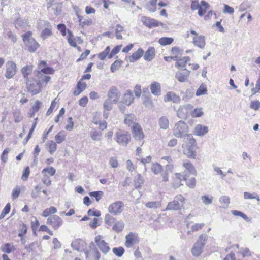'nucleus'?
Masks as SVG:
<instances>
[{"mask_svg": "<svg viewBox=\"0 0 260 260\" xmlns=\"http://www.w3.org/2000/svg\"><path fill=\"white\" fill-rule=\"evenodd\" d=\"M184 142L186 143V145L185 148L183 150V153L189 158H194L196 156V141L192 134L187 135L184 139Z\"/></svg>", "mask_w": 260, "mask_h": 260, "instance_id": "nucleus-1", "label": "nucleus"}, {"mask_svg": "<svg viewBox=\"0 0 260 260\" xmlns=\"http://www.w3.org/2000/svg\"><path fill=\"white\" fill-rule=\"evenodd\" d=\"M189 126L188 124L183 120H180L176 123L173 128V134L177 138L186 137L189 135Z\"/></svg>", "mask_w": 260, "mask_h": 260, "instance_id": "nucleus-2", "label": "nucleus"}, {"mask_svg": "<svg viewBox=\"0 0 260 260\" xmlns=\"http://www.w3.org/2000/svg\"><path fill=\"white\" fill-rule=\"evenodd\" d=\"M208 236L205 234H201L197 242L194 243L191 249V252L194 256H199L203 252V249L205 245Z\"/></svg>", "mask_w": 260, "mask_h": 260, "instance_id": "nucleus-3", "label": "nucleus"}, {"mask_svg": "<svg viewBox=\"0 0 260 260\" xmlns=\"http://www.w3.org/2000/svg\"><path fill=\"white\" fill-rule=\"evenodd\" d=\"M31 36L32 32L29 31L22 35V37L27 49L29 52H34L39 47V44Z\"/></svg>", "mask_w": 260, "mask_h": 260, "instance_id": "nucleus-4", "label": "nucleus"}, {"mask_svg": "<svg viewBox=\"0 0 260 260\" xmlns=\"http://www.w3.org/2000/svg\"><path fill=\"white\" fill-rule=\"evenodd\" d=\"M38 29L42 30L41 37L45 40L52 35V26L47 21L39 20L38 22Z\"/></svg>", "mask_w": 260, "mask_h": 260, "instance_id": "nucleus-5", "label": "nucleus"}, {"mask_svg": "<svg viewBox=\"0 0 260 260\" xmlns=\"http://www.w3.org/2000/svg\"><path fill=\"white\" fill-rule=\"evenodd\" d=\"M185 199L182 195H178L175 197L172 202H169L166 210H179L184 207Z\"/></svg>", "mask_w": 260, "mask_h": 260, "instance_id": "nucleus-6", "label": "nucleus"}, {"mask_svg": "<svg viewBox=\"0 0 260 260\" xmlns=\"http://www.w3.org/2000/svg\"><path fill=\"white\" fill-rule=\"evenodd\" d=\"M116 141L120 145L126 146L131 139V136L129 132L119 130L116 134Z\"/></svg>", "mask_w": 260, "mask_h": 260, "instance_id": "nucleus-7", "label": "nucleus"}, {"mask_svg": "<svg viewBox=\"0 0 260 260\" xmlns=\"http://www.w3.org/2000/svg\"><path fill=\"white\" fill-rule=\"evenodd\" d=\"M27 89L29 92L32 95L39 93L41 91V84L36 79L30 78L26 80Z\"/></svg>", "mask_w": 260, "mask_h": 260, "instance_id": "nucleus-8", "label": "nucleus"}, {"mask_svg": "<svg viewBox=\"0 0 260 260\" xmlns=\"http://www.w3.org/2000/svg\"><path fill=\"white\" fill-rule=\"evenodd\" d=\"M94 241L99 250L104 254H107L110 250L109 244L105 241L103 237L100 235L96 236L94 238Z\"/></svg>", "mask_w": 260, "mask_h": 260, "instance_id": "nucleus-9", "label": "nucleus"}, {"mask_svg": "<svg viewBox=\"0 0 260 260\" xmlns=\"http://www.w3.org/2000/svg\"><path fill=\"white\" fill-rule=\"evenodd\" d=\"M85 254L86 260H99L101 257L100 253L93 242L90 243V249L85 251Z\"/></svg>", "mask_w": 260, "mask_h": 260, "instance_id": "nucleus-10", "label": "nucleus"}, {"mask_svg": "<svg viewBox=\"0 0 260 260\" xmlns=\"http://www.w3.org/2000/svg\"><path fill=\"white\" fill-rule=\"evenodd\" d=\"M124 205L121 201H116L111 204L108 207V211L110 213L117 215L122 213L124 209Z\"/></svg>", "mask_w": 260, "mask_h": 260, "instance_id": "nucleus-11", "label": "nucleus"}, {"mask_svg": "<svg viewBox=\"0 0 260 260\" xmlns=\"http://www.w3.org/2000/svg\"><path fill=\"white\" fill-rule=\"evenodd\" d=\"M5 77L8 79L12 78L16 73V64L12 61H9L6 64Z\"/></svg>", "mask_w": 260, "mask_h": 260, "instance_id": "nucleus-12", "label": "nucleus"}, {"mask_svg": "<svg viewBox=\"0 0 260 260\" xmlns=\"http://www.w3.org/2000/svg\"><path fill=\"white\" fill-rule=\"evenodd\" d=\"M107 95L108 99L112 101L114 103H116L120 98V93L116 87L113 86L109 88Z\"/></svg>", "mask_w": 260, "mask_h": 260, "instance_id": "nucleus-13", "label": "nucleus"}, {"mask_svg": "<svg viewBox=\"0 0 260 260\" xmlns=\"http://www.w3.org/2000/svg\"><path fill=\"white\" fill-rule=\"evenodd\" d=\"M63 221L61 218L56 215L49 217L47 220V223L50 224L55 229H58L62 224Z\"/></svg>", "mask_w": 260, "mask_h": 260, "instance_id": "nucleus-14", "label": "nucleus"}, {"mask_svg": "<svg viewBox=\"0 0 260 260\" xmlns=\"http://www.w3.org/2000/svg\"><path fill=\"white\" fill-rule=\"evenodd\" d=\"M192 108L193 106L191 104L181 105L177 111V115L180 118H183L187 116Z\"/></svg>", "mask_w": 260, "mask_h": 260, "instance_id": "nucleus-15", "label": "nucleus"}, {"mask_svg": "<svg viewBox=\"0 0 260 260\" xmlns=\"http://www.w3.org/2000/svg\"><path fill=\"white\" fill-rule=\"evenodd\" d=\"M141 21L144 25L150 28L153 27H157L159 25H163L162 23L159 22L154 19L145 16L142 17Z\"/></svg>", "mask_w": 260, "mask_h": 260, "instance_id": "nucleus-16", "label": "nucleus"}, {"mask_svg": "<svg viewBox=\"0 0 260 260\" xmlns=\"http://www.w3.org/2000/svg\"><path fill=\"white\" fill-rule=\"evenodd\" d=\"M187 174L185 171L182 174L181 173H175L173 178V185L175 188H178L182 185L181 181L186 179Z\"/></svg>", "mask_w": 260, "mask_h": 260, "instance_id": "nucleus-17", "label": "nucleus"}, {"mask_svg": "<svg viewBox=\"0 0 260 260\" xmlns=\"http://www.w3.org/2000/svg\"><path fill=\"white\" fill-rule=\"evenodd\" d=\"M125 245L128 248L132 247L134 244L138 242V239L137 234L130 232L125 237Z\"/></svg>", "mask_w": 260, "mask_h": 260, "instance_id": "nucleus-18", "label": "nucleus"}, {"mask_svg": "<svg viewBox=\"0 0 260 260\" xmlns=\"http://www.w3.org/2000/svg\"><path fill=\"white\" fill-rule=\"evenodd\" d=\"M132 132L133 137L137 140H142L144 137L142 129L139 124L133 126Z\"/></svg>", "mask_w": 260, "mask_h": 260, "instance_id": "nucleus-19", "label": "nucleus"}, {"mask_svg": "<svg viewBox=\"0 0 260 260\" xmlns=\"http://www.w3.org/2000/svg\"><path fill=\"white\" fill-rule=\"evenodd\" d=\"M189 74V71L186 69L182 70L176 73L175 77L179 82H184L187 79Z\"/></svg>", "mask_w": 260, "mask_h": 260, "instance_id": "nucleus-20", "label": "nucleus"}, {"mask_svg": "<svg viewBox=\"0 0 260 260\" xmlns=\"http://www.w3.org/2000/svg\"><path fill=\"white\" fill-rule=\"evenodd\" d=\"M208 132V127L201 124H197L194 129V134L198 136H203Z\"/></svg>", "mask_w": 260, "mask_h": 260, "instance_id": "nucleus-21", "label": "nucleus"}, {"mask_svg": "<svg viewBox=\"0 0 260 260\" xmlns=\"http://www.w3.org/2000/svg\"><path fill=\"white\" fill-rule=\"evenodd\" d=\"M180 98L173 92H168L164 97V101H172L173 103H179L180 102Z\"/></svg>", "mask_w": 260, "mask_h": 260, "instance_id": "nucleus-22", "label": "nucleus"}, {"mask_svg": "<svg viewBox=\"0 0 260 260\" xmlns=\"http://www.w3.org/2000/svg\"><path fill=\"white\" fill-rule=\"evenodd\" d=\"M192 43L195 46L200 48H204L206 44L204 36L202 35L194 36Z\"/></svg>", "mask_w": 260, "mask_h": 260, "instance_id": "nucleus-23", "label": "nucleus"}, {"mask_svg": "<svg viewBox=\"0 0 260 260\" xmlns=\"http://www.w3.org/2000/svg\"><path fill=\"white\" fill-rule=\"evenodd\" d=\"M151 93L156 96L161 94V86L160 83L157 82H153L150 86Z\"/></svg>", "mask_w": 260, "mask_h": 260, "instance_id": "nucleus-24", "label": "nucleus"}, {"mask_svg": "<svg viewBox=\"0 0 260 260\" xmlns=\"http://www.w3.org/2000/svg\"><path fill=\"white\" fill-rule=\"evenodd\" d=\"M85 245L86 243L81 239H76L71 243L72 247L78 251H81Z\"/></svg>", "mask_w": 260, "mask_h": 260, "instance_id": "nucleus-25", "label": "nucleus"}, {"mask_svg": "<svg viewBox=\"0 0 260 260\" xmlns=\"http://www.w3.org/2000/svg\"><path fill=\"white\" fill-rule=\"evenodd\" d=\"M35 72L36 73V76L38 79V81H37L39 82L40 84L41 82L47 83L51 79L50 76L45 75L44 74L41 72L35 71Z\"/></svg>", "mask_w": 260, "mask_h": 260, "instance_id": "nucleus-26", "label": "nucleus"}, {"mask_svg": "<svg viewBox=\"0 0 260 260\" xmlns=\"http://www.w3.org/2000/svg\"><path fill=\"white\" fill-rule=\"evenodd\" d=\"M155 55V49L153 47H149L144 55V59L146 61H150L154 58Z\"/></svg>", "mask_w": 260, "mask_h": 260, "instance_id": "nucleus-27", "label": "nucleus"}, {"mask_svg": "<svg viewBox=\"0 0 260 260\" xmlns=\"http://www.w3.org/2000/svg\"><path fill=\"white\" fill-rule=\"evenodd\" d=\"M137 121L136 116L133 114H126L124 117V123L125 124L130 126L133 124V126L135 124H138L136 122Z\"/></svg>", "mask_w": 260, "mask_h": 260, "instance_id": "nucleus-28", "label": "nucleus"}, {"mask_svg": "<svg viewBox=\"0 0 260 260\" xmlns=\"http://www.w3.org/2000/svg\"><path fill=\"white\" fill-rule=\"evenodd\" d=\"M143 53V50L142 48H139L137 51L134 52L132 55L129 57V61L131 62L136 61L141 57Z\"/></svg>", "mask_w": 260, "mask_h": 260, "instance_id": "nucleus-29", "label": "nucleus"}, {"mask_svg": "<svg viewBox=\"0 0 260 260\" xmlns=\"http://www.w3.org/2000/svg\"><path fill=\"white\" fill-rule=\"evenodd\" d=\"M33 66L32 65H27L21 69V73L25 81L29 79L28 76L31 74Z\"/></svg>", "mask_w": 260, "mask_h": 260, "instance_id": "nucleus-30", "label": "nucleus"}, {"mask_svg": "<svg viewBox=\"0 0 260 260\" xmlns=\"http://www.w3.org/2000/svg\"><path fill=\"white\" fill-rule=\"evenodd\" d=\"M158 125L161 129H167L169 126V121L166 116H161L158 120Z\"/></svg>", "mask_w": 260, "mask_h": 260, "instance_id": "nucleus-31", "label": "nucleus"}, {"mask_svg": "<svg viewBox=\"0 0 260 260\" xmlns=\"http://www.w3.org/2000/svg\"><path fill=\"white\" fill-rule=\"evenodd\" d=\"M29 22L26 19L18 18L15 22L14 24L16 27H24L28 25Z\"/></svg>", "mask_w": 260, "mask_h": 260, "instance_id": "nucleus-32", "label": "nucleus"}, {"mask_svg": "<svg viewBox=\"0 0 260 260\" xmlns=\"http://www.w3.org/2000/svg\"><path fill=\"white\" fill-rule=\"evenodd\" d=\"M86 83L84 82H81L80 81L77 83L76 86V89L74 91V94L75 95H79L83 90H84L86 87Z\"/></svg>", "mask_w": 260, "mask_h": 260, "instance_id": "nucleus-33", "label": "nucleus"}, {"mask_svg": "<svg viewBox=\"0 0 260 260\" xmlns=\"http://www.w3.org/2000/svg\"><path fill=\"white\" fill-rule=\"evenodd\" d=\"M1 249L2 252L6 253H11L15 250V248L13 245L10 243H6L3 244Z\"/></svg>", "mask_w": 260, "mask_h": 260, "instance_id": "nucleus-34", "label": "nucleus"}, {"mask_svg": "<svg viewBox=\"0 0 260 260\" xmlns=\"http://www.w3.org/2000/svg\"><path fill=\"white\" fill-rule=\"evenodd\" d=\"M123 102L127 105H129L133 102L134 96L131 91L127 90L123 96Z\"/></svg>", "mask_w": 260, "mask_h": 260, "instance_id": "nucleus-35", "label": "nucleus"}, {"mask_svg": "<svg viewBox=\"0 0 260 260\" xmlns=\"http://www.w3.org/2000/svg\"><path fill=\"white\" fill-rule=\"evenodd\" d=\"M89 135L93 141H100L102 138V133L96 130H91Z\"/></svg>", "mask_w": 260, "mask_h": 260, "instance_id": "nucleus-36", "label": "nucleus"}, {"mask_svg": "<svg viewBox=\"0 0 260 260\" xmlns=\"http://www.w3.org/2000/svg\"><path fill=\"white\" fill-rule=\"evenodd\" d=\"M183 166L185 168L186 171H185L186 174L187 175V172L194 174L196 172L195 169L192 164L189 160H185L183 162Z\"/></svg>", "mask_w": 260, "mask_h": 260, "instance_id": "nucleus-37", "label": "nucleus"}, {"mask_svg": "<svg viewBox=\"0 0 260 260\" xmlns=\"http://www.w3.org/2000/svg\"><path fill=\"white\" fill-rule=\"evenodd\" d=\"M134 183L136 188L141 187L142 185L144 183L143 178L140 174H137L135 177Z\"/></svg>", "mask_w": 260, "mask_h": 260, "instance_id": "nucleus-38", "label": "nucleus"}, {"mask_svg": "<svg viewBox=\"0 0 260 260\" xmlns=\"http://www.w3.org/2000/svg\"><path fill=\"white\" fill-rule=\"evenodd\" d=\"M124 227V223L122 221H118L114 223V225L113 226L112 229L113 231L117 233H119L122 231Z\"/></svg>", "mask_w": 260, "mask_h": 260, "instance_id": "nucleus-39", "label": "nucleus"}, {"mask_svg": "<svg viewBox=\"0 0 260 260\" xmlns=\"http://www.w3.org/2000/svg\"><path fill=\"white\" fill-rule=\"evenodd\" d=\"M57 212V209L55 207L51 206L50 208H46L42 213V216L46 217L51 214H54Z\"/></svg>", "mask_w": 260, "mask_h": 260, "instance_id": "nucleus-40", "label": "nucleus"}, {"mask_svg": "<svg viewBox=\"0 0 260 260\" xmlns=\"http://www.w3.org/2000/svg\"><path fill=\"white\" fill-rule=\"evenodd\" d=\"M47 8H50L51 7H52L53 9L56 10V13L60 11L61 6L59 4H56L53 3L54 0H47Z\"/></svg>", "mask_w": 260, "mask_h": 260, "instance_id": "nucleus-41", "label": "nucleus"}, {"mask_svg": "<svg viewBox=\"0 0 260 260\" xmlns=\"http://www.w3.org/2000/svg\"><path fill=\"white\" fill-rule=\"evenodd\" d=\"M46 145L48 147V151L50 154H53L57 149V145L53 141L47 142Z\"/></svg>", "mask_w": 260, "mask_h": 260, "instance_id": "nucleus-42", "label": "nucleus"}, {"mask_svg": "<svg viewBox=\"0 0 260 260\" xmlns=\"http://www.w3.org/2000/svg\"><path fill=\"white\" fill-rule=\"evenodd\" d=\"M204 112L202 108H197L194 109L191 112V115L192 117L198 118L203 116Z\"/></svg>", "mask_w": 260, "mask_h": 260, "instance_id": "nucleus-43", "label": "nucleus"}, {"mask_svg": "<svg viewBox=\"0 0 260 260\" xmlns=\"http://www.w3.org/2000/svg\"><path fill=\"white\" fill-rule=\"evenodd\" d=\"M190 59V58L188 56H185L182 58H180V60L176 63L175 66L177 68L184 67Z\"/></svg>", "mask_w": 260, "mask_h": 260, "instance_id": "nucleus-44", "label": "nucleus"}, {"mask_svg": "<svg viewBox=\"0 0 260 260\" xmlns=\"http://www.w3.org/2000/svg\"><path fill=\"white\" fill-rule=\"evenodd\" d=\"M174 39L172 38L162 37L159 39L158 43L163 46L170 45L173 42Z\"/></svg>", "mask_w": 260, "mask_h": 260, "instance_id": "nucleus-45", "label": "nucleus"}, {"mask_svg": "<svg viewBox=\"0 0 260 260\" xmlns=\"http://www.w3.org/2000/svg\"><path fill=\"white\" fill-rule=\"evenodd\" d=\"M113 101L108 99H106L104 102L103 108L104 111H111L113 107Z\"/></svg>", "mask_w": 260, "mask_h": 260, "instance_id": "nucleus-46", "label": "nucleus"}, {"mask_svg": "<svg viewBox=\"0 0 260 260\" xmlns=\"http://www.w3.org/2000/svg\"><path fill=\"white\" fill-rule=\"evenodd\" d=\"M244 198L245 199H256L258 201H260L259 196L255 192L250 193L248 192H245L244 193Z\"/></svg>", "mask_w": 260, "mask_h": 260, "instance_id": "nucleus-47", "label": "nucleus"}, {"mask_svg": "<svg viewBox=\"0 0 260 260\" xmlns=\"http://www.w3.org/2000/svg\"><path fill=\"white\" fill-rule=\"evenodd\" d=\"M89 194L90 197L95 198L96 201L98 202L103 196L104 192L102 191H96L90 192Z\"/></svg>", "mask_w": 260, "mask_h": 260, "instance_id": "nucleus-48", "label": "nucleus"}, {"mask_svg": "<svg viewBox=\"0 0 260 260\" xmlns=\"http://www.w3.org/2000/svg\"><path fill=\"white\" fill-rule=\"evenodd\" d=\"M56 142L59 144L62 143L65 140L64 132L61 131L59 132L55 137Z\"/></svg>", "mask_w": 260, "mask_h": 260, "instance_id": "nucleus-49", "label": "nucleus"}, {"mask_svg": "<svg viewBox=\"0 0 260 260\" xmlns=\"http://www.w3.org/2000/svg\"><path fill=\"white\" fill-rule=\"evenodd\" d=\"M38 72H41L44 74H53L54 72V70L53 68L49 67L40 68V69L37 70Z\"/></svg>", "mask_w": 260, "mask_h": 260, "instance_id": "nucleus-50", "label": "nucleus"}, {"mask_svg": "<svg viewBox=\"0 0 260 260\" xmlns=\"http://www.w3.org/2000/svg\"><path fill=\"white\" fill-rule=\"evenodd\" d=\"M123 31V28L121 25L117 24L116 26L115 36H116V38L117 39L120 40V39H122V35L120 34V33L121 32H122Z\"/></svg>", "mask_w": 260, "mask_h": 260, "instance_id": "nucleus-51", "label": "nucleus"}, {"mask_svg": "<svg viewBox=\"0 0 260 260\" xmlns=\"http://www.w3.org/2000/svg\"><path fill=\"white\" fill-rule=\"evenodd\" d=\"M112 251L115 255L121 257L123 254L125 250L122 247H119L113 248Z\"/></svg>", "mask_w": 260, "mask_h": 260, "instance_id": "nucleus-52", "label": "nucleus"}, {"mask_svg": "<svg viewBox=\"0 0 260 260\" xmlns=\"http://www.w3.org/2000/svg\"><path fill=\"white\" fill-rule=\"evenodd\" d=\"M161 204L159 202H147L145 206L147 208H152V209H156L159 208L160 207Z\"/></svg>", "mask_w": 260, "mask_h": 260, "instance_id": "nucleus-53", "label": "nucleus"}, {"mask_svg": "<svg viewBox=\"0 0 260 260\" xmlns=\"http://www.w3.org/2000/svg\"><path fill=\"white\" fill-rule=\"evenodd\" d=\"M115 218L109 214H106L105 217V222L108 225H112L115 223Z\"/></svg>", "mask_w": 260, "mask_h": 260, "instance_id": "nucleus-54", "label": "nucleus"}, {"mask_svg": "<svg viewBox=\"0 0 260 260\" xmlns=\"http://www.w3.org/2000/svg\"><path fill=\"white\" fill-rule=\"evenodd\" d=\"M21 189L19 186H16L12 190L11 198L13 200L16 199L18 198L20 193Z\"/></svg>", "mask_w": 260, "mask_h": 260, "instance_id": "nucleus-55", "label": "nucleus"}, {"mask_svg": "<svg viewBox=\"0 0 260 260\" xmlns=\"http://www.w3.org/2000/svg\"><path fill=\"white\" fill-rule=\"evenodd\" d=\"M161 166L157 163L153 164L151 166L152 171L155 174H157L160 173L161 171Z\"/></svg>", "mask_w": 260, "mask_h": 260, "instance_id": "nucleus-56", "label": "nucleus"}, {"mask_svg": "<svg viewBox=\"0 0 260 260\" xmlns=\"http://www.w3.org/2000/svg\"><path fill=\"white\" fill-rule=\"evenodd\" d=\"M156 3L157 0H151L147 5V9L150 12H154L156 10Z\"/></svg>", "mask_w": 260, "mask_h": 260, "instance_id": "nucleus-57", "label": "nucleus"}, {"mask_svg": "<svg viewBox=\"0 0 260 260\" xmlns=\"http://www.w3.org/2000/svg\"><path fill=\"white\" fill-rule=\"evenodd\" d=\"M206 92H207L206 86L204 85H202L197 89L196 94L197 96H200L201 95L205 94L206 93Z\"/></svg>", "mask_w": 260, "mask_h": 260, "instance_id": "nucleus-58", "label": "nucleus"}, {"mask_svg": "<svg viewBox=\"0 0 260 260\" xmlns=\"http://www.w3.org/2000/svg\"><path fill=\"white\" fill-rule=\"evenodd\" d=\"M14 121L16 123H19L23 119V115L21 114V112L18 110L14 112Z\"/></svg>", "mask_w": 260, "mask_h": 260, "instance_id": "nucleus-59", "label": "nucleus"}, {"mask_svg": "<svg viewBox=\"0 0 260 260\" xmlns=\"http://www.w3.org/2000/svg\"><path fill=\"white\" fill-rule=\"evenodd\" d=\"M121 45H119V46H115L111 51V52H110V53L108 55V58H112L115 55L117 54L119 51H120V48H121Z\"/></svg>", "mask_w": 260, "mask_h": 260, "instance_id": "nucleus-60", "label": "nucleus"}, {"mask_svg": "<svg viewBox=\"0 0 260 260\" xmlns=\"http://www.w3.org/2000/svg\"><path fill=\"white\" fill-rule=\"evenodd\" d=\"M232 213L233 215H234V216H239L243 218L246 221L248 220V217L247 216V215L241 211L237 210H232Z\"/></svg>", "mask_w": 260, "mask_h": 260, "instance_id": "nucleus-61", "label": "nucleus"}, {"mask_svg": "<svg viewBox=\"0 0 260 260\" xmlns=\"http://www.w3.org/2000/svg\"><path fill=\"white\" fill-rule=\"evenodd\" d=\"M230 199L228 196H221L219 199V202L222 204L224 206H228L230 203Z\"/></svg>", "mask_w": 260, "mask_h": 260, "instance_id": "nucleus-62", "label": "nucleus"}, {"mask_svg": "<svg viewBox=\"0 0 260 260\" xmlns=\"http://www.w3.org/2000/svg\"><path fill=\"white\" fill-rule=\"evenodd\" d=\"M55 172V169L52 167L44 168L42 172V173H47L50 176H53Z\"/></svg>", "mask_w": 260, "mask_h": 260, "instance_id": "nucleus-63", "label": "nucleus"}, {"mask_svg": "<svg viewBox=\"0 0 260 260\" xmlns=\"http://www.w3.org/2000/svg\"><path fill=\"white\" fill-rule=\"evenodd\" d=\"M238 253L241 254L242 255L243 257H245V256L250 255V252L249 251V249L246 247L240 248V250H239Z\"/></svg>", "mask_w": 260, "mask_h": 260, "instance_id": "nucleus-64", "label": "nucleus"}]
</instances>
